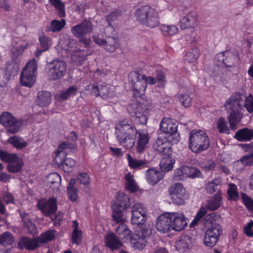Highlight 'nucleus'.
<instances>
[{"instance_id":"nucleus-29","label":"nucleus","mask_w":253,"mask_h":253,"mask_svg":"<svg viewBox=\"0 0 253 253\" xmlns=\"http://www.w3.org/2000/svg\"><path fill=\"white\" fill-rule=\"evenodd\" d=\"M51 94L49 92L42 91L39 93L38 95V102L42 107L49 105L51 101Z\"/></svg>"},{"instance_id":"nucleus-26","label":"nucleus","mask_w":253,"mask_h":253,"mask_svg":"<svg viewBox=\"0 0 253 253\" xmlns=\"http://www.w3.org/2000/svg\"><path fill=\"white\" fill-rule=\"evenodd\" d=\"M19 66L18 64L13 61L7 63L5 65V68H0V70H3L4 74L8 76V78L9 80L12 76H14L17 74Z\"/></svg>"},{"instance_id":"nucleus-14","label":"nucleus","mask_w":253,"mask_h":253,"mask_svg":"<svg viewBox=\"0 0 253 253\" xmlns=\"http://www.w3.org/2000/svg\"><path fill=\"white\" fill-rule=\"evenodd\" d=\"M215 213L209 214L203 220V223L206 226L211 224V227L206 231L208 234L215 237L219 239L220 236L222 234V228L221 226L213 220Z\"/></svg>"},{"instance_id":"nucleus-22","label":"nucleus","mask_w":253,"mask_h":253,"mask_svg":"<svg viewBox=\"0 0 253 253\" xmlns=\"http://www.w3.org/2000/svg\"><path fill=\"white\" fill-rule=\"evenodd\" d=\"M40 243L38 238L22 237L19 241L18 245L21 249L25 248L28 250H34L39 246Z\"/></svg>"},{"instance_id":"nucleus-15","label":"nucleus","mask_w":253,"mask_h":253,"mask_svg":"<svg viewBox=\"0 0 253 253\" xmlns=\"http://www.w3.org/2000/svg\"><path fill=\"white\" fill-rule=\"evenodd\" d=\"M84 91L87 93L95 97H103L108 94L109 92V87L104 83H98L86 86Z\"/></svg>"},{"instance_id":"nucleus-9","label":"nucleus","mask_w":253,"mask_h":253,"mask_svg":"<svg viewBox=\"0 0 253 253\" xmlns=\"http://www.w3.org/2000/svg\"><path fill=\"white\" fill-rule=\"evenodd\" d=\"M37 71L36 63L32 60L27 63L21 74L20 81L22 85L31 87L36 81L35 72Z\"/></svg>"},{"instance_id":"nucleus-59","label":"nucleus","mask_w":253,"mask_h":253,"mask_svg":"<svg viewBox=\"0 0 253 253\" xmlns=\"http://www.w3.org/2000/svg\"><path fill=\"white\" fill-rule=\"evenodd\" d=\"M207 213V210L205 208H200L194 219L190 224V226L194 227L196 225L198 221Z\"/></svg>"},{"instance_id":"nucleus-61","label":"nucleus","mask_w":253,"mask_h":253,"mask_svg":"<svg viewBox=\"0 0 253 253\" xmlns=\"http://www.w3.org/2000/svg\"><path fill=\"white\" fill-rule=\"evenodd\" d=\"M156 80L159 86L164 87L166 83L164 73L161 71H157Z\"/></svg>"},{"instance_id":"nucleus-51","label":"nucleus","mask_w":253,"mask_h":253,"mask_svg":"<svg viewBox=\"0 0 253 253\" xmlns=\"http://www.w3.org/2000/svg\"><path fill=\"white\" fill-rule=\"evenodd\" d=\"M55 230H49L42 234L39 237V241L40 243H44L51 241L55 237Z\"/></svg>"},{"instance_id":"nucleus-58","label":"nucleus","mask_w":253,"mask_h":253,"mask_svg":"<svg viewBox=\"0 0 253 253\" xmlns=\"http://www.w3.org/2000/svg\"><path fill=\"white\" fill-rule=\"evenodd\" d=\"M89 55L87 51L85 50H77L73 55V58H77L79 61L86 60V57Z\"/></svg>"},{"instance_id":"nucleus-1","label":"nucleus","mask_w":253,"mask_h":253,"mask_svg":"<svg viewBox=\"0 0 253 253\" xmlns=\"http://www.w3.org/2000/svg\"><path fill=\"white\" fill-rule=\"evenodd\" d=\"M130 108L134 109V114L131 116L133 125L129 124L126 120H123L119 122L116 126L117 140L126 149L131 148L134 146L138 132L136 126L146 125L147 115L148 114L147 109L143 107L140 104H131L128 109L129 111Z\"/></svg>"},{"instance_id":"nucleus-12","label":"nucleus","mask_w":253,"mask_h":253,"mask_svg":"<svg viewBox=\"0 0 253 253\" xmlns=\"http://www.w3.org/2000/svg\"><path fill=\"white\" fill-rule=\"evenodd\" d=\"M179 140L178 136H175V139L173 140L170 137L167 139L165 137H158L153 144V149L160 153L165 155H170L171 153L170 142L177 143Z\"/></svg>"},{"instance_id":"nucleus-57","label":"nucleus","mask_w":253,"mask_h":253,"mask_svg":"<svg viewBox=\"0 0 253 253\" xmlns=\"http://www.w3.org/2000/svg\"><path fill=\"white\" fill-rule=\"evenodd\" d=\"M241 197L246 208L249 210L253 211V200L244 193L241 194Z\"/></svg>"},{"instance_id":"nucleus-4","label":"nucleus","mask_w":253,"mask_h":253,"mask_svg":"<svg viewBox=\"0 0 253 253\" xmlns=\"http://www.w3.org/2000/svg\"><path fill=\"white\" fill-rule=\"evenodd\" d=\"M135 16L141 24L153 28L159 24V17L155 9L149 5H144L138 8Z\"/></svg>"},{"instance_id":"nucleus-2","label":"nucleus","mask_w":253,"mask_h":253,"mask_svg":"<svg viewBox=\"0 0 253 253\" xmlns=\"http://www.w3.org/2000/svg\"><path fill=\"white\" fill-rule=\"evenodd\" d=\"M246 95L240 92L234 93L224 104L228 114V119L230 128L235 130L237 124L240 122L243 117L241 113L244 108Z\"/></svg>"},{"instance_id":"nucleus-39","label":"nucleus","mask_w":253,"mask_h":253,"mask_svg":"<svg viewBox=\"0 0 253 253\" xmlns=\"http://www.w3.org/2000/svg\"><path fill=\"white\" fill-rule=\"evenodd\" d=\"M125 178L126 180V189L129 190L130 192L137 191L138 187L133 176L130 173H128L126 175Z\"/></svg>"},{"instance_id":"nucleus-60","label":"nucleus","mask_w":253,"mask_h":253,"mask_svg":"<svg viewBox=\"0 0 253 253\" xmlns=\"http://www.w3.org/2000/svg\"><path fill=\"white\" fill-rule=\"evenodd\" d=\"M245 107L249 113L253 112V98L252 94L247 97L244 103V107Z\"/></svg>"},{"instance_id":"nucleus-21","label":"nucleus","mask_w":253,"mask_h":253,"mask_svg":"<svg viewBox=\"0 0 253 253\" xmlns=\"http://www.w3.org/2000/svg\"><path fill=\"white\" fill-rule=\"evenodd\" d=\"M180 26L183 30L187 28H194L198 24L197 14L194 12H190L180 20Z\"/></svg>"},{"instance_id":"nucleus-13","label":"nucleus","mask_w":253,"mask_h":253,"mask_svg":"<svg viewBox=\"0 0 253 253\" xmlns=\"http://www.w3.org/2000/svg\"><path fill=\"white\" fill-rule=\"evenodd\" d=\"M38 207L43 214L51 218L56 217L57 211L56 200L50 198L48 200H41L38 203Z\"/></svg>"},{"instance_id":"nucleus-45","label":"nucleus","mask_w":253,"mask_h":253,"mask_svg":"<svg viewBox=\"0 0 253 253\" xmlns=\"http://www.w3.org/2000/svg\"><path fill=\"white\" fill-rule=\"evenodd\" d=\"M49 2L56 8L58 15L60 17L65 16V6L60 0H49Z\"/></svg>"},{"instance_id":"nucleus-40","label":"nucleus","mask_w":253,"mask_h":253,"mask_svg":"<svg viewBox=\"0 0 253 253\" xmlns=\"http://www.w3.org/2000/svg\"><path fill=\"white\" fill-rule=\"evenodd\" d=\"M8 142L14 147L17 149H22L26 147L28 143L21 138L17 136L11 137L8 139Z\"/></svg>"},{"instance_id":"nucleus-64","label":"nucleus","mask_w":253,"mask_h":253,"mask_svg":"<svg viewBox=\"0 0 253 253\" xmlns=\"http://www.w3.org/2000/svg\"><path fill=\"white\" fill-rule=\"evenodd\" d=\"M162 242H158L157 244L154 243L153 248V253H169L167 249L161 246Z\"/></svg>"},{"instance_id":"nucleus-44","label":"nucleus","mask_w":253,"mask_h":253,"mask_svg":"<svg viewBox=\"0 0 253 253\" xmlns=\"http://www.w3.org/2000/svg\"><path fill=\"white\" fill-rule=\"evenodd\" d=\"M240 164L244 166H253V155L250 153L244 156L240 161H237L235 163V166H238Z\"/></svg>"},{"instance_id":"nucleus-33","label":"nucleus","mask_w":253,"mask_h":253,"mask_svg":"<svg viewBox=\"0 0 253 253\" xmlns=\"http://www.w3.org/2000/svg\"><path fill=\"white\" fill-rule=\"evenodd\" d=\"M165 156L162 158L160 166L162 170L168 171L172 169L175 161L169 157V155Z\"/></svg>"},{"instance_id":"nucleus-16","label":"nucleus","mask_w":253,"mask_h":253,"mask_svg":"<svg viewBox=\"0 0 253 253\" xmlns=\"http://www.w3.org/2000/svg\"><path fill=\"white\" fill-rule=\"evenodd\" d=\"M93 40L96 43L103 46L107 52H113L119 47L118 40L111 36L107 37L105 39L95 36L93 37Z\"/></svg>"},{"instance_id":"nucleus-19","label":"nucleus","mask_w":253,"mask_h":253,"mask_svg":"<svg viewBox=\"0 0 253 253\" xmlns=\"http://www.w3.org/2000/svg\"><path fill=\"white\" fill-rule=\"evenodd\" d=\"M156 226L159 231L163 233L169 232L172 229L169 212L161 214L157 219Z\"/></svg>"},{"instance_id":"nucleus-25","label":"nucleus","mask_w":253,"mask_h":253,"mask_svg":"<svg viewBox=\"0 0 253 253\" xmlns=\"http://www.w3.org/2000/svg\"><path fill=\"white\" fill-rule=\"evenodd\" d=\"M106 244L112 250L122 246V243L114 233H109L106 235Z\"/></svg>"},{"instance_id":"nucleus-54","label":"nucleus","mask_w":253,"mask_h":253,"mask_svg":"<svg viewBox=\"0 0 253 253\" xmlns=\"http://www.w3.org/2000/svg\"><path fill=\"white\" fill-rule=\"evenodd\" d=\"M218 240L219 239L215 238V237L212 236L207 232H205L204 241L206 246L213 247L216 244Z\"/></svg>"},{"instance_id":"nucleus-5","label":"nucleus","mask_w":253,"mask_h":253,"mask_svg":"<svg viewBox=\"0 0 253 253\" xmlns=\"http://www.w3.org/2000/svg\"><path fill=\"white\" fill-rule=\"evenodd\" d=\"M189 141V148L195 153L207 150L210 146L208 135L201 130H193L190 133Z\"/></svg>"},{"instance_id":"nucleus-17","label":"nucleus","mask_w":253,"mask_h":253,"mask_svg":"<svg viewBox=\"0 0 253 253\" xmlns=\"http://www.w3.org/2000/svg\"><path fill=\"white\" fill-rule=\"evenodd\" d=\"M91 23L87 20L83 21L71 29L72 33L77 38H82L84 35L90 33L92 30Z\"/></svg>"},{"instance_id":"nucleus-34","label":"nucleus","mask_w":253,"mask_h":253,"mask_svg":"<svg viewBox=\"0 0 253 253\" xmlns=\"http://www.w3.org/2000/svg\"><path fill=\"white\" fill-rule=\"evenodd\" d=\"M60 166L62 167L63 170L65 172H70V169L74 167L76 162L74 160L71 158L62 159V157L58 161H56Z\"/></svg>"},{"instance_id":"nucleus-27","label":"nucleus","mask_w":253,"mask_h":253,"mask_svg":"<svg viewBox=\"0 0 253 253\" xmlns=\"http://www.w3.org/2000/svg\"><path fill=\"white\" fill-rule=\"evenodd\" d=\"M39 41L41 48H38L35 52L36 56L37 57H39L42 52L48 50L50 44V39L44 35L40 36Z\"/></svg>"},{"instance_id":"nucleus-3","label":"nucleus","mask_w":253,"mask_h":253,"mask_svg":"<svg viewBox=\"0 0 253 253\" xmlns=\"http://www.w3.org/2000/svg\"><path fill=\"white\" fill-rule=\"evenodd\" d=\"M130 205L129 198L128 196L123 192H118L117 200L112 205V217L116 223H121L119 227L116 229V231L119 233L121 229L124 232L129 231L126 225L124 224L125 218L124 217L123 211Z\"/></svg>"},{"instance_id":"nucleus-48","label":"nucleus","mask_w":253,"mask_h":253,"mask_svg":"<svg viewBox=\"0 0 253 253\" xmlns=\"http://www.w3.org/2000/svg\"><path fill=\"white\" fill-rule=\"evenodd\" d=\"M68 148H70V144L68 142H63L59 145L56 152L55 161H58L60 157H64L66 155V152L64 150Z\"/></svg>"},{"instance_id":"nucleus-35","label":"nucleus","mask_w":253,"mask_h":253,"mask_svg":"<svg viewBox=\"0 0 253 253\" xmlns=\"http://www.w3.org/2000/svg\"><path fill=\"white\" fill-rule=\"evenodd\" d=\"M126 158L129 167L132 169H139L147 163L146 160L135 159L129 154H127Z\"/></svg>"},{"instance_id":"nucleus-52","label":"nucleus","mask_w":253,"mask_h":253,"mask_svg":"<svg viewBox=\"0 0 253 253\" xmlns=\"http://www.w3.org/2000/svg\"><path fill=\"white\" fill-rule=\"evenodd\" d=\"M55 230H49L42 234L39 237V241L40 243H44L51 241L55 237Z\"/></svg>"},{"instance_id":"nucleus-56","label":"nucleus","mask_w":253,"mask_h":253,"mask_svg":"<svg viewBox=\"0 0 253 253\" xmlns=\"http://www.w3.org/2000/svg\"><path fill=\"white\" fill-rule=\"evenodd\" d=\"M217 127L221 133H229V129L226 125V121L223 118H220L217 122Z\"/></svg>"},{"instance_id":"nucleus-46","label":"nucleus","mask_w":253,"mask_h":253,"mask_svg":"<svg viewBox=\"0 0 253 253\" xmlns=\"http://www.w3.org/2000/svg\"><path fill=\"white\" fill-rule=\"evenodd\" d=\"M227 194L228 200L236 201L239 199V195L237 192V188L234 184L230 183L229 184Z\"/></svg>"},{"instance_id":"nucleus-38","label":"nucleus","mask_w":253,"mask_h":253,"mask_svg":"<svg viewBox=\"0 0 253 253\" xmlns=\"http://www.w3.org/2000/svg\"><path fill=\"white\" fill-rule=\"evenodd\" d=\"M182 169L185 176L195 178L201 175L200 171L195 167L183 166Z\"/></svg>"},{"instance_id":"nucleus-11","label":"nucleus","mask_w":253,"mask_h":253,"mask_svg":"<svg viewBox=\"0 0 253 253\" xmlns=\"http://www.w3.org/2000/svg\"><path fill=\"white\" fill-rule=\"evenodd\" d=\"M169 193L173 203L178 205L184 204L185 200L189 198L188 193L180 183L172 185L169 189Z\"/></svg>"},{"instance_id":"nucleus-42","label":"nucleus","mask_w":253,"mask_h":253,"mask_svg":"<svg viewBox=\"0 0 253 253\" xmlns=\"http://www.w3.org/2000/svg\"><path fill=\"white\" fill-rule=\"evenodd\" d=\"M221 180L219 179H214L213 180L209 182L206 185V189L208 193L211 194L216 191H219V187Z\"/></svg>"},{"instance_id":"nucleus-43","label":"nucleus","mask_w":253,"mask_h":253,"mask_svg":"<svg viewBox=\"0 0 253 253\" xmlns=\"http://www.w3.org/2000/svg\"><path fill=\"white\" fill-rule=\"evenodd\" d=\"M161 30L165 36H172L177 32V28L174 25H162Z\"/></svg>"},{"instance_id":"nucleus-6","label":"nucleus","mask_w":253,"mask_h":253,"mask_svg":"<svg viewBox=\"0 0 253 253\" xmlns=\"http://www.w3.org/2000/svg\"><path fill=\"white\" fill-rule=\"evenodd\" d=\"M67 65L62 60L56 59L47 63L45 69L48 79L50 81H56L62 78L65 74Z\"/></svg>"},{"instance_id":"nucleus-8","label":"nucleus","mask_w":253,"mask_h":253,"mask_svg":"<svg viewBox=\"0 0 253 253\" xmlns=\"http://www.w3.org/2000/svg\"><path fill=\"white\" fill-rule=\"evenodd\" d=\"M0 158L2 161L8 163L7 169L12 173L19 172L24 166L22 159L16 154H10L0 151Z\"/></svg>"},{"instance_id":"nucleus-32","label":"nucleus","mask_w":253,"mask_h":253,"mask_svg":"<svg viewBox=\"0 0 253 253\" xmlns=\"http://www.w3.org/2000/svg\"><path fill=\"white\" fill-rule=\"evenodd\" d=\"M121 15V12L120 10H117L114 12H111L110 14L107 16L106 19V21L108 23L109 26L106 27L105 29L104 33L106 35L107 34V32H113L114 28L111 25V22L115 21L117 19V18L120 16Z\"/></svg>"},{"instance_id":"nucleus-31","label":"nucleus","mask_w":253,"mask_h":253,"mask_svg":"<svg viewBox=\"0 0 253 253\" xmlns=\"http://www.w3.org/2000/svg\"><path fill=\"white\" fill-rule=\"evenodd\" d=\"M77 92L76 87L71 86L66 91H61L60 93L56 94V98L60 101H64L68 97L75 95Z\"/></svg>"},{"instance_id":"nucleus-28","label":"nucleus","mask_w":253,"mask_h":253,"mask_svg":"<svg viewBox=\"0 0 253 253\" xmlns=\"http://www.w3.org/2000/svg\"><path fill=\"white\" fill-rule=\"evenodd\" d=\"M139 134V137L137 142V151L139 153H142L144 151L147 144L148 142L149 137L147 134H142L139 132L138 126H137Z\"/></svg>"},{"instance_id":"nucleus-62","label":"nucleus","mask_w":253,"mask_h":253,"mask_svg":"<svg viewBox=\"0 0 253 253\" xmlns=\"http://www.w3.org/2000/svg\"><path fill=\"white\" fill-rule=\"evenodd\" d=\"M137 211L141 214L147 215V211L145 207L143 204L140 203H136L133 206L132 208V212Z\"/></svg>"},{"instance_id":"nucleus-18","label":"nucleus","mask_w":253,"mask_h":253,"mask_svg":"<svg viewBox=\"0 0 253 253\" xmlns=\"http://www.w3.org/2000/svg\"><path fill=\"white\" fill-rule=\"evenodd\" d=\"M172 229L181 231L187 225V223L183 213L169 212Z\"/></svg>"},{"instance_id":"nucleus-23","label":"nucleus","mask_w":253,"mask_h":253,"mask_svg":"<svg viewBox=\"0 0 253 253\" xmlns=\"http://www.w3.org/2000/svg\"><path fill=\"white\" fill-rule=\"evenodd\" d=\"M147 179L152 185L156 184L164 177V173L162 171L149 169L147 170Z\"/></svg>"},{"instance_id":"nucleus-41","label":"nucleus","mask_w":253,"mask_h":253,"mask_svg":"<svg viewBox=\"0 0 253 253\" xmlns=\"http://www.w3.org/2000/svg\"><path fill=\"white\" fill-rule=\"evenodd\" d=\"M0 244L4 247L11 246L14 242V239L11 234L6 232L0 235Z\"/></svg>"},{"instance_id":"nucleus-7","label":"nucleus","mask_w":253,"mask_h":253,"mask_svg":"<svg viewBox=\"0 0 253 253\" xmlns=\"http://www.w3.org/2000/svg\"><path fill=\"white\" fill-rule=\"evenodd\" d=\"M144 78H145V75L141 74L138 72H131L129 74V83L135 97H140L145 92L146 85Z\"/></svg>"},{"instance_id":"nucleus-36","label":"nucleus","mask_w":253,"mask_h":253,"mask_svg":"<svg viewBox=\"0 0 253 253\" xmlns=\"http://www.w3.org/2000/svg\"><path fill=\"white\" fill-rule=\"evenodd\" d=\"M65 24L64 19H61V21L53 20L51 22L50 25L47 27V30L52 32H59L63 28Z\"/></svg>"},{"instance_id":"nucleus-37","label":"nucleus","mask_w":253,"mask_h":253,"mask_svg":"<svg viewBox=\"0 0 253 253\" xmlns=\"http://www.w3.org/2000/svg\"><path fill=\"white\" fill-rule=\"evenodd\" d=\"M225 67H233L235 65L239 60L238 55L230 51H225Z\"/></svg>"},{"instance_id":"nucleus-47","label":"nucleus","mask_w":253,"mask_h":253,"mask_svg":"<svg viewBox=\"0 0 253 253\" xmlns=\"http://www.w3.org/2000/svg\"><path fill=\"white\" fill-rule=\"evenodd\" d=\"M221 197L220 195H216L209 200L207 207L211 210L214 211L218 209L220 205Z\"/></svg>"},{"instance_id":"nucleus-20","label":"nucleus","mask_w":253,"mask_h":253,"mask_svg":"<svg viewBox=\"0 0 253 253\" xmlns=\"http://www.w3.org/2000/svg\"><path fill=\"white\" fill-rule=\"evenodd\" d=\"M160 130L163 132L169 134V137L174 140L175 139L173 136L176 134L177 130V126L176 124L172 123L171 119L164 118L160 124Z\"/></svg>"},{"instance_id":"nucleus-10","label":"nucleus","mask_w":253,"mask_h":253,"mask_svg":"<svg viewBox=\"0 0 253 253\" xmlns=\"http://www.w3.org/2000/svg\"><path fill=\"white\" fill-rule=\"evenodd\" d=\"M0 124L7 127L6 129L7 133L14 134L19 130L22 122L21 121H18L10 113L4 112L0 115Z\"/></svg>"},{"instance_id":"nucleus-24","label":"nucleus","mask_w":253,"mask_h":253,"mask_svg":"<svg viewBox=\"0 0 253 253\" xmlns=\"http://www.w3.org/2000/svg\"><path fill=\"white\" fill-rule=\"evenodd\" d=\"M234 137L239 141H249L253 138V129L245 127L238 130Z\"/></svg>"},{"instance_id":"nucleus-53","label":"nucleus","mask_w":253,"mask_h":253,"mask_svg":"<svg viewBox=\"0 0 253 253\" xmlns=\"http://www.w3.org/2000/svg\"><path fill=\"white\" fill-rule=\"evenodd\" d=\"M199 54V52L198 48H193L186 53L185 55V60L189 63L193 62L196 61L198 58Z\"/></svg>"},{"instance_id":"nucleus-55","label":"nucleus","mask_w":253,"mask_h":253,"mask_svg":"<svg viewBox=\"0 0 253 253\" xmlns=\"http://www.w3.org/2000/svg\"><path fill=\"white\" fill-rule=\"evenodd\" d=\"M178 98L181 104L185 107H188L192 104V99L189 94L181 93L179 95Z\"/></svg>"},{"instance_id":"nucleus-63","label":"nucleus","mask_w":253,"mask_h":253,"mask_svg":"<svg viewBox=\"0 0 253 253\" xmlns=\"http://www.w3.org/2000/svg\"><path fill=\"white\" fill-rule=\"evenodd\" d=\"M225 51L218 53L215 57V63L218 66H222L223 65L225 66L226 58Z\"/></svg>"},{"instance_id":"nucleus-49","label":"nucleus","mask_w":253,"mask_h":253,"mask_svg":"<svg viewBox=\"0 0 253 253\" xmlns=\"http://www.w3.org/2000/svg\"><path fill=\"white\" fill-rule=\"evenodd\" d=\"M147 215L141 214L137 211L132 212L131 222L133 224L143 225Z\"/></svg>"},{"instance_id":"nucleus-30","label":"nucleus","mask_w":253,"mask_h":253,"mask_svg":"<svg viewBox=\"0 0 253 253\" xmlns=\"http://www.w3.org/2000/svg\"><path fill=\"white\" fill-rule=\"evenodd\" d=\"M191 244V238L189 236H184L176 242V247L180 251L184 252L189 248Z\"/></svg>"},{"instance_id":"nucleus-50","label":"nucleus","mask_w":253,"mask_h":253,"mask_svg":"<svg viewBox=\"0 0 253 253\" xmlns=\"http://www.w3.org/2000/svg\"><path fill=\"white\" fill-rule=\"evenodd\" d=\"M47 182L50 184V186H56L61 182V178L60 175L56 173L53 172L50 173L47 176Z\"/></svg>"}]
</instances>
